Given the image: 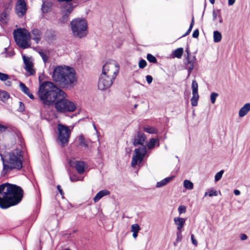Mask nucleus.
<instances>
[{
    "label": "nucleus",
    "mask_w": 250,
    "mask_h": 250,
    "mask_svg": "<svg viewBox=\"0 0 250 250\" xmlns=\"http://www.w3.org/2000/svg\"><path fill=\"white\" fill-rule=\"evenodd\" d=\"M38 95L44 105H54L58 112H71L76 109L75 104L68 99L67 94L52 82H43L39 87Z\"/></svg>",
    "instance_id": "nucleus-1"
},
{
    "label": "nucleus",
    "mask_w": 250,
    "mask_h": 250,
    "mask_svg": "<svg viewBox=\"0 0 250 250\" xmlns=\"http://www.w3.org/2000/svg\"><path fill=\"white\" fill-rule=\"evenodd\" d=\"M21 188L8 183L0 185V208L6 209L19 204L23 197Z\"/></svg>",
    "instance_id": "nucleus-2"
},
{
    "label": "nucleus",
    "mask_w": 250,
    "mask_h": 250,
    "mask_svg": "<svg viewBox=\"0 0 250 250\" xmlns=\"http://www.w3.org/2000/svg\"><path fill=\"white\" fill-rule=\"evenodd\" d=\"M52 78L56 85L63 88H72L77 81L75 70L65 65L56 66Z\"/></svg>",
    "instance_id": "nucleus-3"
},
{
    "label": "nucleus",
    "mask_w": 250,
    "mask_h": 250,
    "mask_svg": "<svg viewBox=\"0 0 250 250\" xmlns=\"http://www.w3.org/2000/svg\"><path fill=\"white\" fill-rule=\"evenodd\" d=\"M3 163L2 173L5 174L12 170H19L22 167L21 151L16 149L4 155L0 154Z\"/></svg>",
    "instance_id": "nucleus-4"
},
{
    "label": "nucleus",
    "mask_w": 250,
    "mask_h": 250,
    "mask_svg": "<svg viewBox=\"0 0 250 250\" xmlns=\"http://www.w3.org/2000/svg\"><path fill=\"white\" fill-rule=\"evenodd\" d=\"M71 28L75 38L81 39L88 34V24L84 18H76L70 22Z\"/></svg>",
    "instance_id": "nucleus-5"
},
{
    "label": "nucleus",
    "mask_w": 250,
    "mask_h": 250,
    "mask_svg": "<svg viewBox=\"0 0 250 250\" xmlns=\"http://www.w3.org/2000/svg\"><path fill=\"white\" fill-rule=\"evenodd\" d=\"M13 37L17 44L21 48L25 49L30 46L28 41L31 36L30 33L25 29L18 28L14 30Z\"/></svg>",
    "instance_id": "nucleus-6"
},
{
    "label": "nucleus",
    "mask_w": 250,
    "mask_h": 250,
    "mask_svg": "<svg viewBox=\"0 0 250 250\" xmlns=\"http://www.w3.org/2000/svg\"><path fill=\"white\" fill-rule=\"evenodd\" d=\"M118 63L113 60H108L103 66L102 74L115 79L119 71Z\"/></svg>",
    "instance_id": "nucleus-7"
},
{
    "label": "nucleus",
    "mask_w": 250,
    "mask_h": 250,
    "mask_svg": "<svg viewBox=\"0 0 250 250\" xmlns=\"http://www.w3.org/2000/svg\"><path fill=\"white\" fill-rule=\"evenodd\" d=\"M57 129L59 132L57 140L62 146L64 147L68 143L71 130L67 126L62 124L57 125Z\"/></svg>",
    "instance_id": "nucleus-8"
},
{
    "label": "nucleus",
    "mask_w": 250,
    "mask_h": 250,
    "mask_svg": "<svg viewBox=\"0 0 250 250\" xmlns=\"http://www.w3.org/2000/svg\"><path fill=\"white\" fill-rule=\"evenodd\" d=\"M147 152L146 146H141L134 150L135 155H133L131 161V166L134 167L138 163L142 162Z\"/></svg>",
    "instance_id": "nucleus-9"
},
{
    "label": "nucleus",
    "mask_w": 250,
    "mask_h": 250,
    "mask_svg": "<svg viewBox=\"0 0 250 250\" xmlns=\"http://www.w3.org/2000/svg\"><path fill=\"white\" fill-rule=\"evenodd\" d=\"M115 79L107 76L105 74H101L98 83V88L101 90L108 88L111 86Z\"/></svg>",
    "instance_id": "nucleus-10"
},
{
    "label": "nucleus",
    "mask_w": 250,
    "mask_h": 250,
    "mask_svg": "<svg viewBox=\"0 0 250 250\" xmlns=\"http://www.w3.org/2000/svg\"><path fill=\"white\" fill-rule=\"evenodd\" d=\"M15 10L19 17H22L27 10L26 4L24 0H18L16 5Z\"/></svg>",
    "instance_id": "nucleus-11"
},
{
    "label": "nucleus",
    "mask_w": 250,
    "mask_h": 250,
    "mask_svg": "<svg viewBox=\"0 0 250 250\" xmlns=\"http://www.w3.org/2000/svg\"><path fill=\"white\" fill-rule=\"evenodd\" d=\"M146 139V137L145 134L142 132L139 131L134 137L133 145L135 146L138 145L145 146L144 143Z\"/></svg>",
    "instance_id": "nucleus-12"
},
{
    "label": "nucleus",
    "mask_w": 250,
    "mask_h": 250,
    "mask_svg": "<svg viewBox=\"0 0 250 250\" xmlns=\"http://www.w3.org/2000/svg\"><path fill=\"white\" fill-rule=\"evenodd\" d=\"M69 164L71 167H75L79 174H82L84 171L85 167V163L83 161H70Z\"/></svg>",
    "instance_id": "nucleus-13"
},
{
    "label": "nucleus",
    "mask_w": 250,
    "mask_h": 250,
    "mask_svg": "<svg viewBox=\"0 0 250 250\" xmlns=\"http://www.w3.org/2000/svg\"><path fill=\"white\" fill-rule=\"evenodd\" d=\"M23 62L25 64L24 69L26 71L28 75H33L35 73V71L33 68V65L28 58L25 56H23Z\"/></svg>",
    "instance_id": "nucleus-14"
},
{
    "label": "nucleus",
    "mask_w": 250,
    "mask_h": 250,
    "mask_svg": "<svg viewBox=\"0 0 250 250\" xmlns=\"http://www.w3.org/2000/svg\"><path fill=\"white\" fill-rule=\"evenodd\" d=\"M31 35L32 36L31 38L32 39L34 40L36 43H38L41 41L42 35L41 31L37 28H34L31 31Z\"/></svg>",
    "instance_id": "nucleus-15"
},
{
    "label": "nucleus",
    "mask_w": 250,
    "mask_h": 250,
    "mask_svg": "<svg viewBox=\"0 0 250 250\" xmlns=\"http://www.w3.org/2000/svg\"><path fill=\"white\" fill-rule=\"evenodd\" d=\"M10 8L6 7L4 9L0 16V21L3 24L7 23L8 21V15L10 14Z\"/></svg>",
    "instance_id": "nucleus-16"
},
{
    "label": "nucleus",
    "mask_w": 250,
    "mask_h": 250,
    "mask_svg": "<svg viewBox=\"0 0 250 250\" xmlns=\"http://www.w3.org/2000/svg\"><path fill=\"white\" fill-rule=\"evenodd\" d=\"M186 219L181 217H175L174 218V222L175 224L177 226V231H182V228L183 227Z\"/></svg>",
    "instance_id": "nucleus-17"
},
{
    "label": "nucleus",
    "mask_w": 250,
    "mask_h": 250,
    "mask_svg": "<svg viewBox=\"0 0 250 250\" xmlns=\"http://www.w3.org/2000/svg\"><path fill=\"white\" fill-rule=\"evenodd\" d=\"M250 111V103L245 104L240 109L239 116L240 117L245 116Z\"/></svg>",
    "instance_id": "nucleus-18"
},
{
    "label": "nucleus",
    "mask_w": 250,
    "mask_h": 250,
    "mask_svg": "<svg viewBox=\"0 0 250 250\" xmlns=\"http://www.w3.org/2000/svg\"><path fill=\"white\" fill-rule=\"evenodd\" d=\"M110 193V192L107 190H101L99 192L97 193L96 196L93 198V201L94 202L96 203L99 201L103 197L108 195Z\"/></svg>",
    "instance_id": "nucleus-19"
},
{
    "label": "nucleus",
    "mask_w": 250,
    "mask_h": 250,
    "mask_svg": "<svg viewBox=\"0 0 250 250\" xmlns=\"http://www.w3.org/2000/svg\"><path fill=\"white\" fill-rule=\"evenodd\" d=\"M194 63V61L192 60H190L189 58L187 59V62H185L186 68L188 70V77L189 76L193 69Z\"/></svg>",
    "instance_id": "nucleus-20"
},
{
    "label": "nucleus",
    "mask_w": 250,
    "mask_h": 250,
    "mask_svg": "<svg viewBox=\"0 0 250 250\" xmlns=\"http://www.w3.org/2000/svg\"><path fill=\"white\" fill-rule=\"evenodd\" d=\"M20 87L21 91L27 95L31 99H34V97L33 95L30 93L29 89L23 83L21 82L20 83Z\"/></svg>",
    "instance_id": "nucleus-21"
},
{
    "label": "nucleus",
    "mask_w": 250,
    "mask_h": 250,
    "mask_svg": "<svg viewBox=\"0 0 250 250\" xmlns=\"http://www.w3.org/2000/svg\"><path fill=\"white\" fill-rule=\"evenodd\" d=\"M52 6L51 2L46 1H43L42 5V11L44 14L50 11Z\"/></svg>",
    "instance_id": "nucleus-22"
},
{
    "label": "nucleus",
    "mask_w": 250,
    "mask_h": 250,
    "mask_svg": "<svg viewBox=\"0 0 250 250\" xmlns=\"http://www.w3.org/2000/svg\"><path fill=\"white\" fill-rule=\"evenodd\" d=\"M173 178L174 176H172L171 177H167L160 182H158L156 184V187L157 188H160L164 187L168 184Z\"/></svg>",
    "instance_id": "nucleus-23"
},
{
    "label": "nucleus",
    "mask_w": 250,
    "mask_h": 250,
    "mask_svg": "<svg viewBox=\"0 0 250 250\" xmlns=\"http://www.w3.org/2000/svg\"><path fill=\"white\" fill-rule=\"evenodd\" d=\"M159 140L155 138H151L149 141L147 143L146 146L148 149H151L153 148L156 144L158 143V146H159Z\"/></svg>",
    "instance_id": "nucleus-24"
},
{
    "label": "nucleus",
    "mask_w": 250,
    "mask_h": 250,
    "mask_svg": "<svg viewBox=\"0 0 250 250\" xmlns=\"http://www.w3.org/2000/svg\"><path fill=\"white\" fill-rule=\"evenodd\" d=\"M183 54V48H178L175 49L173 52V55L174 57L177 58L178 59L181 58L182 55Z\"/></svg>",
    "instance_id": "nucleus-25"
},
{
    "label": "nucleus",
    "mask_w": 250,
    "mask_h": 250,
    "mask_svg": "<svg viewBox=\"0 0 250 250\" xmlns=\"http://www.w3.org/2000/svg\"><path fill=\"white\" fill-rule=\"evenodd\" d=\"M10 98L9 94L5 91L0 92V99L3 102L7 101Z\"/></svg>",
    "instance_id": "nucleus-26"
},
{
    "label": "nucleus",
    "mask_w": 250,
    "mask_h": 250,
    "mask_svg": "<svg viewBox=\"0 0 250 250\" xmlns=\"http://www.w3.org/2000/svg\"><path fill=\"white\" fill-rule=\"evenodd\" d=\"M222 39L221 34L218 31H215L213 32V41L215 42H218Z\"/></svg>",
    "instance_id": "nucleus-27"
},
{
    "label": "nucleus",
    "mask_w": 250,
    "mask_h": 250,
    "mask_svg": "<svg viewBox=\"0 0 250 250\" xmlns=\"http://www.w3.org/2000/svg\"><path fill=\"white\" fill-rule=\"evenodd\" d=\"M199 99V95L198 94H192V97L190 100L191 104L193 106H196L198 104V100Z\"/></svg>",
    "instance_id": "nucleus-28"
},
{
    "label": "nucleus",
    "mask_w": 250,
    "mask_h": 250,
    "mask_svg": "<svg viewBox=\"0 0 250 250\" xmlns=\"http://www.w3.org/2000/svg\"><path fill=\"white\" fill-rule=\"evenodd\" d=\"M184 187L187 189H192L193 188V184L189 180H185L183 183Z\"/></svg>",
    "instance_id": "nucleus-29"
},
{
    "label": "nucleus",
    "mask_w": 250,
    "mask_h": 250,
    "mask_svg": "<svg viewBox=\"0 0 250 250\" xmlns=\"http://www.w3.org/2000/svg\"><path fill=\"white\" fill-rule=\"evenodd\" d=\"M79 145L82 146H84L85 148L88 147L87 143L83 135H81L79 136Z\"/></svg>",
    "instance_id": "nucleus-30"
},
{
    "label": "nucleus",
    "mask_w": 250,
    "mask_h": 250,
    "mask_svg": "<svg viewBox=\"0 0 250 250\" xmlns=\"http://www.w3.org/2000/svg\"><path fill=\"white\" fill-rule=\"evenodd\" d=\"M198 85L195 80H193L191 84L192 94H198Z\"/></svg>",
    "instance_id": "nucleus-31"
},
{
    "label": "nucleus",
    "mask_w": 250,
    "mask_h": 250,
    "mask_svg": "<svg viewBox=\"0 0 250 250\" xmlns=\"http://www.w3.org/2000/svg\"><path fill=\"white\" fill-rule=\"evenodd\" d=\"M69 15L62 11V17L60 19V21L62 23H65L69 21Z\"/></svg>",
    "instance_id": "nucleus-32"
},
{
    "label": "nucleus",
    "mask_w": 250,
    "mask_h": 250,
    "mask_svg": "<svg viewBox=\"0 0 250 250\" xmlns=\"http://www.w3.org/2000/svg\"><path fill=\"white\" fill-rule=\"evenodd\" d=\"M74 8V6H73L72 3H69L66 6V7L64 9L63 11L70 15L73 10Z\"/></svg>",
    "instance_id": "nucleus-33"
},
{
    "label": "nucleus",
    "mask_w": 250,
    "mask_h": 250,
    "mask_svg": "<svg viewBox=\"0 0 250 250\" xmlns=\"http://www.w3.org/2000/svg\"><path fill=\"white\" fill-rule=\"evenodd\" d=\"M143 128L146 132L150 134H155L157 133V130L152 126H144Z\"/></svg>",
    "instance_id": "nucleus-34"
},
{
    "label": "nucleus",
    "mask_w": 250,
    "mask_h": 250,
    "mask_svg": "<svg viewBox=\"0 0 250 250\" xmlns=\"http://www.w3.org/2000/svg\"><path fill=\"white\" fill-rule=\"evenodd\" d=\"M147 60L148 61H149L150 62L152 63H156L157 62V59L156 58L153 56L152 55L150 54H148L146 56Z\"/></svg>",
    "instance_id": "nucleus-35"
},
{
    "label": "nucleus",
    "mask_w": 250,
    "mask_h": 250,
    "mask_svg": "<svg viewBox=\"0 0 250 250\" xmlns=\"http://www.w3.org/2000/svg\"><path fill=\"white\" fill-rule=\"evenodd\" d=\"M194 17H192V20H191V23L190 24V25H189V27L188 29V30H187V31L186 32V33L183 36V37H185V36H186L187 35H188L190 32H191L192 28H193V25H194Z\"/></svg>",
    "instance_id": "nucleus-36"
},
{
    "label": "nucleus",
    "mask_w": 250,
    "mask_h": 250,
    "mask_svg": "<svg viewBox=\"0 0 250 250\" xmlns=\"http://www.w3.org/2000/svg\"><path fill=\"white\" fill-rule=\"evenodd\" d=\"M219 94L216 92H212L210 94V99L211 103L213 104L216 101V98L218 96Z\"/></svg>",
    "instance_id": "nucleus-37"
},
{
    "label": "nucleus",
    "mask_w": 250,
    "mask_h": 250,
    "mask_svg": "<svg viewBox=\"0 0 250 250\" xmlns=\"http://www.w3.org/2000/svg\"><path fill=\"white\" fill-rule=\"evenodd\" d=\"M140 229L139 226L137 224H134L131 226V231L132 232H138Z\"/></svg>",
    "instance_id": "nucleus-38"
},
{
    "label": "nucleus",
    "mask_w": 250,
    "mask_h": 250,
    "mask_svg": "<svg viewBox=\"0 0 250 250\" xmlns=\"http://www.w3.org/2000/svg\"><path fill=\"white\" fill-rule=\"evenodd\" d=\"M220 10H214L212 13L213 20L215 21L217 19V17L220 18Z\"/></svg>",
    "instance_id": "nucleus-39"
},
{
    "label": "nucleus",
    "mask_w": 250,
    "mask_h": 250,
    "mask_svg": "<svg viewBox=\"0 0 250 250\" xmlns=\"http://www.w3.org/2000/svg\"><path fill=\"white\" fill-rule=\"evenodd\" d=\"M217 192L216 190H211L208 192H206L205 193L204 196H207V195H208L210 197L213 196H217Z\"/></svg>",
    "instance_id": "nucleus-40"
},
{
    "label": "nucleus",
    "mask_w": 250,
    "mask_h": 250,
    "mask_svg": "<svg viewBox=\"0 0 250 250\" xmlns=\"http://www.w3.org/2000/svg\"><path fill=\"white\" fill-rule=\"evenodd\" d=\"M223 173L224 171L222 170L216 174V175H215V181L216 182L218 181L221 179V178L222 177Z\"/></svg>",
    "instance_id": "nucleus-41"
},
{
    "label": "nucleus",
    "mask_w": 250,
    "mask_h": 250,
    "mask_svg": "<svg viewBox=\"0 0 250 250\" xmlns=\"http://www.w3.org/2000/svg\"><path fill=\"white\" fill-rule=\"evenodd\" d=\"M9 79V75L7 74L3 73L0 72V80L5 81Z\"/></svg>",
    "instance_id": "nucleus-42"
},
{
    "label": "nucleus",
    "mask_w": 250,
    "mask_h": 250,
    "mask_svg": "<svg viewBox=\"0 0 250 250\" xmlns=\"http://www.w3.org/2000/svg\"><path fill=\"white\" fill-rule=\"evenodd\" d=\"M178 211L180 214L185 213L186 211V207L184 205H181L178 208Z\"/></svg>",
    "instance_id": "nucleus-43"
},
{
    "label": "nucleus",
    "mask_w": 250,
    "mask_h": 250,
    "mask_svg": "<svg viewBox=\"0 0 250 250\" xmlns=\"http://www.w3.org/2000/svg\"><path fill=\"white\" fill-rule=\"evenodd\" d=\"M147 64L145 60H141L139 62V67L140 68H145Z\"/></svg>",
    "instance_id": "nucleus-44"
},
{
    "label": "nucleus",
    "mask_w": 250,
    "mask_h": 250,
    "mask_svg": "<svg viewBox=\"0 0 250 250\" xmlns=\"http://www.w3.org/2000/svg\"><path fill=\"white\" fill-rule=\"evenodd\" d=\"M182 231H177L176 232V242H179L182 241Z\"/></svg>",
    "instance_id": "nucleus-45"
},
{
    "label": "nucleus",
    "mask_w": 250,
    "mask_h": 250,
    "mask_svg": "<svg viewBox=\"0 0 250 250\" xmlns=\"http://www.w3.org/2000/svg\"><path fill=\"white\" fill-rule=\"evenodd\" d=\"M40 55L42 57L44 63H46L48 61V56L43 52H40Z\"/></svg>",
    "instance_id": "nucleus-46"
},
{
    "label": "nucleus",
    "mask_w": 250,
    "mask_h": 250,
    "mask_svg": "<svg viewBox=\"0 0 250 250\" xmlns=\"http://www.w3.org/2000/svg\"><path fill=\"white\" fill-rule=\"evenodd\" d=\"M24 110V104L22 102H19V108H18V110L19 111H20V112H22Z\"/></svg>",
    "instance_id": "nucleus-47"
},
{
    "label": "nucleus",
    "mask_w": 250,
    "mask_h": 250,
    "mask_svg": "<svg viewBox=\"0 0 250 250\" xmlns=\"http://www.w3.org/2000/svg\"><path fill=\"white\" fill-rule=\"evenodd\" d=\"M199 35V32L198 29L195 30L192 33V37L194 38H197L198 37Z\"/></svg>",
    "instance_id": "nucleus-48"
},
{
    "label": "nucleus",
    "mask_w": 250,
    "mask_h": 250,
    "mask_svg": "<svg viewBox=\"0 0 250 250\" xmlns=\"http://www.w3.org/2000/svg\"><path fill=\"white\" fill-rule=\"evenodd\" d=\"M191 242H192V243L195 246H197V244H198V242H197V241L194 238V236L193 234H192L191 235Z\"/></svg>",
    "instance_id": "nucleus-49"
},
{
    "label": "nucleus",
    "mask_w": 250,
    "mask_h": 250,
    "mask_svg": "<svg viewBox=\"0 0 250 250\" xmlns=\"http://www.w3.org/2000/svg\"><path fill=\"white\" fill-rule=\"evenodd\" d=\"M7 126L0 124V133L5 131L7 130Z\"/></svg>",
    "instance_id": "nucleus-50"
},
{
    "label": "nucleus",
    "mask_w": 250,
    "mask_h": 250,
    "mask_svg": "<svg viewBox=\"0 0 250 250\" xmlns=\"http://www.w3.org/2000/svg\"><path fill=\"white\" fill-rule=\"evenodd\" d=\"M146 80L148 83L150 84L152 83L153 78L150 75H147L146 76Z\"/></svg>",
    "instance_id": "nucleus-51"
},
{
    "label": "nucleus",
    "mask_w": 250,
    "mask_h": 250,
    "mask_svg": "<svg viewBox=\"0 0 250 250\" xmlns=\"http://www.w3.org/2000/svg\"><path fill=\"white\" fill-rule=\"evenodd\" d=\"M248 237L245 234H241L240 235V238L241 240H245L247 239Z\"/></svg>",
    "instance_id": "nucleus-52"
},
{
    "label": "nucleus",
    "mask_w": 250,
    "mask_h": 250,
    "mask_svg": "<svg viewBox=\"0 0 250 250\" xmlns=\"http://www.w3.org/2000/svg\"><path fill=\"white\" fill-rule=\"evenodd\" d=\"M14 54H15L13 50H11V51L8 52V53H7V54L5 56L6 57H12V56H14Z\"/></svg>",
    "instance_id": "nucleus-53"
},
{
    "label": "nucleus",
    "mask_w": 250,
    "mask_h": 250,
    "mask_svg": "<svg viewBox=\"0 0 250 250\" xmlns=\"http://www.w3.org/2000/svg\"><path fill=\"white\" fill-rule=\"evenodd\" d=\"M57 189H58V190H59V192H60V193L62 196H63V194H64V193H63V192L62 190V189L61 186H60V185H58V186H57Z\"/></svg>",
    "instance_id": "nucleus-54"
},
{
    "label": "nucleus",
    "mask_w": 250,
    "mask_h": 250,
    "mask_svg": "<svg viewBox=\"0 0 250 250\" xmlns=\"http://www.w3.org/2000/svg\"><path fill=\"white\" fill-rule=\"evenodd\" d=\"M70 179L72 182L76 181L78 180V179H77L74 176H70Z\"/></svg>",
    "instance_id": "nucleus-55"
},
{
    "label": "nucleus",
    "mask_w": 250,
    "mask_h": 250,
    "mask_svg": "<svg viewBox=\"0 0 250 250\" xmlns=\"http://www.w3.org/2000/svg\"><path fill=\"white\" fill-rule=\"evenodd\" d=\"M234 3V0H229V5H232Z\"/></svg>",
    "instance_id": "nucleus-56"
},
{
    "label": "nucleus",
    "mask_w": 250,
    "mask_h": 250,
    "mask_svg": "<svg viewBox=\"0 0 250 250\" xmlns=\"http://www.w3.org/2000/svg\"><path fill=\"white\" fill-rule=\"evenodd\" d=\"M138 232H133V234H132V236L134 238L136 239V237H137V235H138Z\"/></svg>",
    "instance_id": "nucleus-57"
},
{
    "label": "nucleus",
    "mask_w": 250,
    "mask_h": 250,
    "mask_svg": "<svg viewBox=\"0 0 250 250\" xmlns=\"http://www.w3.org/2000/svg\"><path fill=\"white\" fill-rule=\"evenodd\" d=\"M240 194V192L238 189H235V195H239Z\"/></svg>",
    "instance_id": "nucleus-58"
},
{
    "label": "nucleus",
    "mask_w": 250,
    "mask_h": 250,
    "mask_svg": "<svg viewBox=\"0 0 250 250\" xmlns=\"http://www.w3.org/2000/svg\"><path fill=\"white\" fill-rule=\"evenodd\" d=\"M62 0V1H63V2L65 1V2H70V1H72L73 0Z\"/></svg>",
    "instance_id": "nucleus-59"
},
{
    "label": "nucleus",
    "mask_w": 250,
    "mask_h": 250,
    "mask_svg": "<svg viewBox=\"0 0 250 250\" xmlns=\"http://www.w3.org/2000/svg\"><path fill=\"white\" fill-rule=\"evenodd\" d=\"M209 1L211 3V4H214V2H215V0H209Z\"/></svg>",
    "instance_id": "nucleus-60"
},
{
    "label": "nucleus",
    "mask_w": 250,
    "mask_h": 250,
    "mask_svg": "<svg viewBox=\"0 0 250 250\" xmlns=\"http://www.w3.org/2000/svg\"><path fill=\"white\" fill-rule=\"evenodd\" d=\"M218 18L219 19V22H220V23H222V21H223V20H222V19L221 17L220 16V18Z\"/></svg>",
    "instance_id": "nucleus-61"
},
{
    "label": "nucleus",
    "mask_w": 250,
    "mask_h": 250,
    "mask_svg": "<svg viewBox=\"0 0 250 250\" xmlns=\"http://www.w3.org/2000/svg\"><path fill=\"white\" fill-rule=\"evenodd\" d=\"M177 243H178V242H176V241L175 242H174V243H173L174 245L175 246H177Z\"/></svg>",
    "instance_id": "nucleus-62"
},
{
    "label": "nucleus",
    "mask_w": 250,
    "mask_h": 250,
    "mask_svg": "<svg viewBox=\"0 0 250 250\" xmlns=\"http://www.w3.org/2000/svg\"><path fill=\"white\" fill-rule=\"evenodd\" d=\"M10 82H8L7 83V85H10Z\"/></svg>",
    "instance_id": "nucleus-63"
},
{
    "label": "nucleus",
    "mask_w": 250,
    "mask_h": 250,
    "mask_svg": "<svg viewBox=\"0 0 250 250\" xmlns=\"http://www.w3.org/2000/svg\"><path fill=\"white\" fill-rule=\"evenodd\" d=\"M137 104H135L134 106V108H136L137 107Z\"/></svg>",
    "instance_id": "nucleus-64"
}]
</instances>
